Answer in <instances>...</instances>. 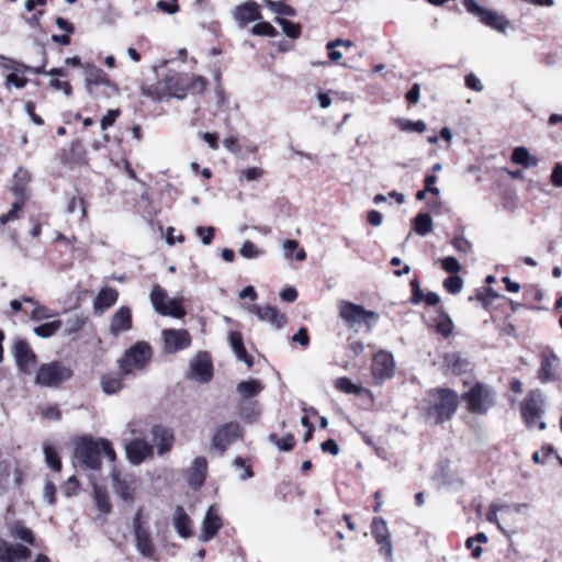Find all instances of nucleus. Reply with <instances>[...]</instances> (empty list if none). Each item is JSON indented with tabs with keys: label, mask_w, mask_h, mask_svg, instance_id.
Returning <instances> with one entry per match:
<instances>
[{
	"label": "nucleus",
	"mask_w": 562,
	"mask_h": 562,
	"mask_svg": "<svg viewBox=\"0 0 562 562\" xmlns=\"http://www.w3.org/2000/svg\"><path fill=\"white\" fill-rule=\"evenodd\" d=\"M164 351L166 353H176L191 346V335L187 329L168 328L161 331Z\"/></svg>",
	"instance_id": "13"
},
{
	"label": "nucleus",
	"mask_w": 562,
	"mask_h": 562,
	"mask_svg": "<svg viewBox=\"0 0 562 562\" xmlns=\"http://www.w3.org/2000/svg\"><path fill=\"white\" fill-rule=\"evenodd\" d=\"M269 441L282 451H290L295 445V439L292 434H286L282 438H279L276 434H270Z\"/></svg>",
	"instance_id": "44"
},
{
	"label": "nucleus",
	"mask_w": 562,
	"mask_h": 562,
	"mask_svg": "<svg viewBox=\"0 0 562 562\" xmlns=\"http://www.w3.org/2000/svg\"><path fill=\"white\" fill-rule=\"evenodd\" d=\"M93 498L98 509L104 514H109L111 512V504L109 501V496L106 491L97 485L93 486Z\"/></svg>",
	"instance_id": "42"
},
{
	"label": "nucleus",
	"mask_w": 562,
	"mask_h": 562,
	"mask_svg": "<svg viewBox=\"0 0 562 562\" xmlns=\"http://www.w3.org/2000/svg\"><path fill=\"white\" fill-rule=\"evenodd\" d=\"M254 35L259 36H270L273 37L277 35L276 29L269 22H259L255 24L251 29Z\"/></svg>",
	"instance_id": "52"
},
{
	"label": "nucleus",
	"mask_w": 562,
	"mask_h": 562,
	"mask_svg": "<svg viewBox=\"0 0 562 562\" xmlns=\"http://www.w3.org/2000/svg\"><path fill=\"white\" fill-rule=\"evenodd\" d=\"M496 506L499 512L501 520L505 524L510 520V517L516 514H521L525 508L528 507L525 503H499L496 502Z\"/></svg>",
	"instance_id": "35"
},
{
	"label": "nucleus",
	"mask_w": 562,
	"mask_h": 562,
	"mask_svg": "<svg viewBox=\"0 0 562 562\" xmlns=\"http://www.w3.org/2000/svg\"><path fill=\"white\" fill-rule=\"evenodd\" d=\"M554 452V448L553 446H543L541 451H536L533 454H532V461L535 463H544L546 462V459L551 456L552 453Z\"/></svg>",
	"instance_id": "62"
},
{
	"label": "nucleus",
	"mask_w": 562,
	"mask_h": 562,
	"mask_svg": "<svg viewBox=\"0 0 562 562\" xmlns=\"http://www.w3.org/2000/svg\"><path fill=\"white\" fill-rule=\"evenodd\" d=\"M414 229L420 236H426L432 231V220L428 213H419L414 218Z\"/></svg>",
	"instance_id": "38"
},
{
	"label": "nucleus",
	"mask_w": 562,
	"mask_h": 562,
	"mask_svg": "<svg viewBox=\"0 0 562 562\" xmlns=\"http://www.w3.org/2000/svg\"><path fill=\"white\" fill-rule=\"evenodd\" d=\"M395 124L403 132H416L422 134L427 130V125L423 120L411 121L407 119H396Z\"/></svg>",
	"instance_id": "39"
},
{
	"label": "nucleus",
	"mask_w": 562,
	"mask_h": 562,
	"mask_svg": "<svg viewBox=\"0 0 562 562\" xmlns=\"http://www.w3.org/2000/svg\"><path fill=\"white\" fill-rule=\"evenodd\" d=\"M443 288L451 294H458L463 288V280L458 274H451L443 281Z\"/></svg>",
	"instance_id": "50"
},
{
	"label": "nucleus",
	"mask_w": 562,
	"mask_h": 562,
	"mask_svg": "<svg viewBox=\"0 0 562 562\" xmlns=\"http://www.w3.org/2000/svg\"><path fill=\"white\" fill-rule=\"evenodd\" d=\"M86 89L92 98H98V87L104 86L112 90H115L114 86L111 85L104 71L95 66H88L86 68Z\"/></svg>",
	"instance_id": "22"
},
{
	"label": "nucleus",
	"mask_w": 562,
	"mask_h": 562,
	"mask_svg": "<svg viewBox=\"0 0 562 562\" xmlns=\"http://www.w3.org/2000/svg\"><path fill=\"white\" fill-rule=\"evenodd\" d=\"M196 235L201 238L203 245H210L214 238L215 229L212 226L202 227L199 226L195 229Z\"/></svg>",
	"instance_id": "57"
},
{
	"label": "nucleus",
	"mask_w": 562,
	"mask_h": 562,
	"mask_svg": "<svg viewBox=\"0 0 562 562\" xmlns=\"http://www.w3.org/2000/svg\"><path fill=\"white\" fill-rule=\"evenodd\" d=\"M371 532L375 542L380 546L381 554H383L389 562H392L393 547L386 521L382 517H374L371 522Z\"/></svg>",
	"instance_id": "14"
},
{
	"label": "nucleus",
	"mask_w": 562,
	"mask_h": 562,
	"mask_svg": "<svg viewBox=\"0 0 562 562\" xmlns=\"http://www.w3.org/2000/svg\"><path fill=\"white\" fill-rule=\"evenodd\" d=\"M277 22L281 26L284 34L290 38H297L301 35V27L299 24L279 16L277 18Z\"/></svg>",
	"instance_id": "49"
},
{
	"label": "nucleus",
	"mask_w": 562,
	"mask_h": 562,
	"mask_svg": "<svg viewBox=\"0 0 562 562\" xmlns=\"http://www.w3.org/2000/svg\"><path fill=\"white\" fill-rule=\"evenodd\" d=\"M71 370L59 362L42 364L36 373L35 382L42 386L53 387L71 378Z\"/></svg>",
	"instance_id": "9"
},
{
	"label": "nucleus",
	"mask_w": 562,
	"mask_h": 562,
	"mask_svg": "<svg viewBox=\"0 0 562 562\" xmlns=\"http://www.w3.org/2000/svg\"><path fill=\"white\" fill-rule=\"evenodd\" d=\"M156 7L167 14H175L179 11L178 0H159Z\"/></svg>",
	"instance_id": "59"
},
{
	"label": "nucleus",
	"mask_w": 562,
	"mask_h": 562,
	"mask_svg": "<svg viewBox=\"0 0 562 562\" xmlns=\"http://www.w3.org/2000/svg\"><path fill=\"white\" fill-rule=\"evenodd\" d=\"M117 297L119 292L115 289L109 286L101 289L93 302L94 311L103 313L116 303Z\"/></svg>",
	"instance_id": "32"
},
{
	"label": "nucleus",
	"mask_w": 562,
	"mask_h": 562,
	"mask_svg": "<svg viewBox=\"0 0 562 562\" xmlns=\"http://www.w3.org/2000/svg\"><path fill=\"white\" fill-rule=\"evenodd\" d=\"M142 94L150 98L155 101H161L167 97L165 87L162 85V79L159 80L156 85H145L142 87Z\"/></svg>",
	"instance_id": "40"
},
{
	"label": "nucleus",
	"mask_w": 562,
	"mask_h": 562,
	"mask_svg": "<svg viewBox=\"0 0 562 562\" xmlns=\"http://www.w3.org/2000/svg\"><path fill=\"white\" fill-rule=\"evenodd\" d=\"M120 115V110H109L101 120V128L106 130L114 124Z\"/></svg>",
	"instance_id": "63"
},
{
	"label": "nucleus",
	"mask_w": 562,
	"mask_h": 562,
	"mask_svg": "<svg viewBox=\"0 0 562 562\" xmlns=\"http://www.w3.org/2000/svg\"><path fill=\"white\" fill-rule=\"evenodd\" d=\"M263 389L265 386L262 382L257 379L240 381L236 386L238 394L245 400L252 398L259 395L263 391Z\"/></svg>",
	"instance_id": "33"
},
{
	"label": "nucleus",
	"mask_w": 562,
	"mask_h": 562,
	"mask_svg": "<svg viewBox=\"0 0 562 562\" xmlns=\"http://www.w3.org/2000/svg\"><path fill=\"white\" fill-rule=\"evenodd\" d=\"M464 8L475 15L482 24L497 32L505 33L509 26V20L497 11L480 5L475 0H464Z\"/></svg>",
	"instance_id": "7"
},
{
	"label": "nucleus",
	"mask_w": 562,
	"mask_h": 562,
	"mask_svg": "<svg viewBox=\"0 0 562 562\" xmlns=\"http://www.w3.org/2000/svg\"><path fill=\"white\" fill-rule=\"evenodd\" d=\"M241 436V427L237 422H228L220 426L213 435L211 446L220 453H224L229 445Z\"/></svg>",
	"instance_id": "12"
},
{
	"label": "nucleus",
	"mask_w": 562,
	"mask_h": 562,
	"mask_svg": "<svg viewBox=\"0 0 562 562\" xmlns=\"http://www.w3.org/2000/svg\"><path fill=\"white\" fill-rule=\"evenodd\" d=\"M153 440L157 447L158 454H164L169 451L173 445L175 436L171 429L156 425L151 429Z\"/></svg>",
	"instance_id": "26"
},
{
	"label": "nucleus",
	"mask_w": 562,
	"mask_h": 562,
	"mask_svg": "<svg viewBox=\"0 0 562 562\" xmlns=\"http://www.w3.org/2000/svg\"><path fill=\"white\" fill-rule=\"evenodd\" d=\"M339 315L348 326L369 324L370 321L378 319V314L373 311L366 310L362 305L348 301L339 303Z\"/></svg>",
	"instance_id": "10"
},
{
	"label": "nucleus",
	"mask_w": 562,
	"mask_h": 562,
	"mask_svg": "<svg viewBox=\"0 0 562 562\" xmlns=\"http://www.w3.org/2000/svg\"><path fill=\"white\" fill-rule=\"evenodd\" d=\"M437 333L443 337H449L454 328L452 319L443 312L440 313L437 319Z\"/></svg>",
	"instance_id": "46"
},
{
	"label": "nucleus",
	"mask_w": 562,
	"mask_h": 562,
	"mask_svg": "<svg viewBox=\"0 0 562 562\" xmlns=\"http://www.w3.org/2000/svg\"><path fill=\"white\" fill-rule=\"evenodd\" d=\"M464 82H465L467 88L474 90L476 92H481L484 89V86H483L481 79L472 72L465 76Z\"/></svg>",
	"instance_id": "61"
},
{
	"label": "nucleus",
	"mask_w": 562,
	"mask_h": 562,
	"mask_svg": "<svg viewBox=\"0 0 562 562\" xmlns=\"http://www.w3.org/2000/svg\"><path fill=\"white\" fill-rule=\"evenodd\" d=\"M207 461L204 457H196L193 459L190 468L188 469V483L194 490L200 488L206 477Z\"/></svg>",
	"instance_id": "25"
},
{
	"label": "nucleus",
	"mask_w": 562,
	"mask_h": 562,
	"mask_svg": "<svg viewBox=\"0 0 562 562\" xmlns=\"http://www.w3.org/2000/svg\"><path fill=\"white\" fill-rule=\"evenodd\" d=\"M510 160L514 164L525 168H533L539 164V159L535 156H531L529 150L524 146H519L513 149Z\"/></svg>",
	"instance_id": "34"
},
{
	"label": "nucleus",
	"mask_w": 562,
	"mask_h": 562,
	"mask_svg": "<svg viewBox=\"0 0 562 562\" xmlns=\"http://www.w3.org/2000/svg\"><path fill=\"white\" fill-rule=\"evenodd\" d=\"M13 357L21 372L25 374L33 372L36 366V356L25 340L18 339L14 341Z\"/></svg>",
	"instance_id": "17"
},
{
	"label": "nucleus",
	"mask_w": 562,
	"mask_h": 562,
	"mask_svg": "<svg viewBox=\"0 0 562 562\" xmlns=\"http://www.w3.org/2000/svg\"><path fill=\"white\" fill-rule=\"evenodd\" d=\"M190 376L196 382L206 383L213 376V363L209 352L199 351L190 361Z\"/></svg>",
	"instance_id": "16"
},
{
	"label": "nucleus",
	"mask_w": 562,
	"mask_h": 562,
	"mask_svg": "<svg viewBox=\"0 0 562 562\" xmlns=\"http://www.w3.org/2000/svg\"><path fill=\"white\" fill-rule=\"evenodd\" d=\"M459 406L458 394L449 389H432L427 392L420 407L428 423L441 424L449 420Z\"/></svg>",
	"instance_id": "1"
},
{
	"label": "nucleus",
	"mask_w": 562,
	"mask_h": 562,
	"mask_svg": "<svg viewBox=\"0 0 562 562\" xmlns=\"http://www.w3.org/2000/svg\"><path fill=\"white\" fill-rule=\"evenodd\" d=\"M87 319V316H85L82 313L70 314L65 321V336H72L82 330Z\"/></svg>",
	"instance_id": "36"
},
{
	"label": "nucleus",
	"mask_w": 562,
	"mask_h": 562,
	"mask_svg": "<svg viewBox=\"0 0 562 562\" xmlns=\"http://www.w3.org/2000/svg\"><path fill=\"white\" fill-rule=\"evenodd\" d=\"M127 460L135 465L140 464L153 454V447L143 439H134L125 447Z\"/></svg>",
	"instance_id": "23"
},
{
	"label": "nucleus",
	"mask_w": 562,
	"mask_h": 562,
	"mask_svg": "<svg viewBox=\"0 0 562 562\" xmlns=\"http://www.w3.org/2000/svg\"><path fill=\"white\" fill-rule=\"evenodd\" d=\"M151 358V348L145 341H138L125 351L117 360V369L128 376L137 370H143Z\"/></svg>",
	"instance_id": "5"
},
{
	"label": "nucleus",
	"mask_w": 562,
	"mask_h": 562,
	"mask_svg": "<svg viewBox=\"0 0 562 562\" xmlns=\"http://www.w3.org/2000/svg\"><path fill=\"white\" fill-rule=\"evenodd\" d=\"M133 532L137 552L145 559H154L155 544L149 528L140 521V512L133 519Z\"/></svg>",
	"instance_id": "11"
},
{
	"label": "nucleus",
	"mask_w": 562,
	"mask_h": 562,
	"mask_svg": "<svg viewBox=\"0 0 562 562\" xmlns=\"http://www.w3.org/2000/svg\"><path fill=\"white\" fill-rule=\"evenodd\" d=\"M77 207L80 209L81 216L85 217L86 216V206H85L83 200L81 198L71 196L67 203V207H66L67 213H69V214L74 213L77 210Z\"/></svg>",
	"instance_id": "60"
},
{
	"label": "nucleus",
	"mask_w": 562,
	"mask_h": 562,
	"mask_svg": "<svg viewBox=\"0 0 562 562\" xmlns=\"http://www.w3.org/2000/svg\"><path fill=\"white\" fill-rule=\"evenodd\" d=\"M234 19L239 26L260 19L259 7L256 2L249 1L235 8Z\"/></svg>",
	"instance_id": "27"
},
{
	"label": "nucleus",
	"mask_w": 562,
	"mask_h": 562,
	"mask_svg": "<svg viewBox=\"0 0 562 562\" xmlns=\"http://www.w3.org/2000/svg\"><path fill=\"white\" fill-rule=\"evenodd\" d=\"M11 536L15 539H20L25 543L32 544L34 541L33 532L25 526L16 522L11 528Z\"/></svg>",
	"instance_id": "45"
},
{
	"label": "nucleus",
	"mask_w": 562,
	"mask_h": 562,
	"mask_svg": "<svg viewBox=\"0 0 562 562\" xmlns=\"http://www.w3.org/2000/svg\"><path fill=\"white\" fill-rule=\"evenodd\" d=\"M263 176L260 167H250L240 171L239 181H258Z\"/></svg>",
	"instance_id": "53"
},
{
	"label": "nucleus",
	"mask_w": 562,
	"mask_h": 562,
	"mask_svg": "<svg viewBox=\"0 0 562 562\" xmlns=\"http://www.w3.org/2000/svg\"><path fill=\"white\" fill-rule=\"evenodd\" d=\"M335 386L337 390H339L342 393L346 394H361L362 387L355 384L350 379L348 378H339L335 382Z\"/></svg>",
	"instance_id": "47"
},
{
	"label": "nucleus",
	"mask_w": 562,
	"mask_h": 562,
	"mask_svg": "<svg viewBox=\"0 0 562 562\" xmlns=\"http://www.w3.org/2000/svg\"><path fill=\"white\" fill-rule=\"evenodd\" d=\"M441 268L450 274H458V272L461 269V266L457 258L449 256L441 259Z\"/></svg>",
	"instance_id": "56"
},
{
	"label": "nucleus",
	"mask_w": 562,
	"mask_h": 562,
	"mask_svg": "<svg viewBox=\"0 0 562 562\" xmlns=\"http://www.w3.org/2000/svg\"><path fill=\"white\" fill-rule=\"evenodd\" d=\"M395 361L391 352L381 350L376 352L372 361V375L378 384L393 378Z\"/></svg>",
	"instance_id": "15"
},
{
	"label": "nucleus",
	"mask_w": 562,
	"mask_h": 562,
	"mask_svg": "<svg viewBox=\"0 0 562 562\" xmlns=\"http://www.w3.org/2000/svg\"><path fill=\"white\" fill-rule=\"evenodd\" d=\"M173 526L177 533L181 538H190L192 536V520L189 515L186 513L184 508L181 506H177L173 513Z\"/></svg>",
	"instance_id": "28"
},
{
	"label": "nucleus",
	"mask_w": 562,
	"mask_h": 562,
	"mask_svg": "<svg viewBox=\"0 0 562 562\" xmlns=\"http://www.w3.org/2000/svg\"><path fill=\"white\" fill-rule=\"evenodd\" d=\"M239 254L245 259H257L265 255V250L259 248L250 240H246L243 243Z\"/></svg>",
	"instance_id": "43"
},
{
	"label": "nucleus",
	"mask_w": 562,
	"mask_h": 562,
	"mask_svg": "<svg viewBox=\"0 0 562 562\" xmlns=\"http://www.w3.org/2000/svg\"><path fill=\"white\" fill-rule=\"evenodd\" d=\"M486 519L492 522V524H496L498 529L503 532V533H506V530L504 528V522L501 520V516H499V512H498V508L496 506V502L492 503L488 507V512H487V515H486Z\"/></svg>",
	"instance_id": "54"
},
{
	"label": "nucleus",
	"mask_w": 562,
	"mask_h": 562,
	"mask_svg": "<svg viewBox=\"0 0 562 562\" xmlns=\"http://www.w3.org/2000/svg\"><path fill=\"white\" fill-rule=\"evenodd\" d=\"M223 527L222 517L216 505H211L205 513L202 521V530L200 540L207 542L215 537L218 530Z\"/></svg>",
	"instance_id": "20"
},
{
	"label": "nucleus",
	"mask_w": 562,
	"mask_h": 562,
	"mask_svg": "<svg viewBox=\"0 0 562 562\" xmlns=\"http://www.w3.org/2000/svg\"><path fill=\"white\" fill-rule=\"evenodd\" d=\"M467 408L473 414H485L494 405V392L484 384H475L463 394Z\"/></svg>",
	"instance_id": "8"
},
{
	"label": "nucleus",
	"mask_w": 562,
	"mask_h": 562,
	"mask_svg": "<svg viewBox=\"0 0 562 562\" xmlns=\"http://www.w3.org/2000/svg\"><path fill=\"white\" fill-rule=\"evenodd\" d=\"M266 4L274 13H277L279 15L292 16L295 13V11H294V9L292 7H290V5L285 4V3H282V2H277V1H272V0H266Z\"/></svg>",
	"instance_id": "51"
},
{
	"label": "nucleus",
	"mask_w": 562,
	"mask_h": 562,
	"mask_svg": "<svg viewBox=\"0 0 562 562\" xmlns=\"http://www.w3.org/2000/svg\"><path fill=\"white\" fill-rule=\"evenodd\" d=\"M247 310L256 315L259 321L270 324L274 329H281L286 323L285 315L271 305L252 304Z\"/></svg>",
	"instance_id": "18"
},
{
	"label": "nucleus",
	"mask_w": 562,
	"mask_h": 562,
	"mask_svg": "<svg viewBox=\"0 0 562 562\" xmlns=\"http://www.w3.org/2000/svg\"><path fill=\"white\" fill-rule=\"evenodd\" d=\"M451 244L453 248L461 254H468L472 249V244L462 235H454Z\"/></svg>",
	"instance_id": "55"
},
{
	"label": "nucleus",
	"mask_w": 562,
	"mask_h": 562,
	"mask_svg": "<svg viewBox=\"0 0 562 562\" xmlns=\"http://www.w3.org/2000/svg\"><path fill=\"white\" fill-rule=\"evenodd\" d=\"M551 182L554 187H562V164H557L551 173Z\"/></svg>",
	"instance_id": "64"
},
{
	"label": "nucleus",
	"mask_w": 562,
	"mask_h": 562,
	"mask_svg": "<svg viewBox=\"0 0 562 562\" xmlns=\"http://www.w3.org/2000/svg\"><path fill=\"white\" fill-rule=\"evenodd\" d=\"M61 326H63V321L55 319L53 322L45 323V324L34 327L33 331L37 337L50 338L60 329Z\"/></svg>",
	"instance_id": "37"
},
{
	"label": "nucleus",
	"mask_w": 562,
	"mask_h": 562,
	"mask_svg": "<svg viewBox=\"0 0 562 562\" xmlns=\"http://www.w3.org/2000/svg\"><path fill=\"white\" fill-rule=\"evenodd\" d=\"M102 454L111 462L115 460V451L106 439L81 438L76 442L75 456L88 469H100Z\"/></svg>",
	"instance_id": "2"
},
{
	"label": "nucleus",
	"mask_w": 562,
	"mask_h": 562,
	"mask_svg": "<svg viewBox=\"0 0 562 562\" xmlns=\"http://www.w3.org/2000/svg\"><path fill=\"white\" fill-rule=\"evenodd\" d=\"M546 396L539 389L530 391L520 404V413L527 428L544 430L547 424L541 420L544 414Z\"/></svg>",
	"instance_id": "4"
},
{
	"label": "nucleus",
	"mask_w": 562,
	"mask_h": 562,
	"mask_svg": "<svg viewBox=\"0 0 562 562\" xmlns=\"http://www.w3.org/2000/svg\"><path fill=\"white\" fill-rule=\"evenodd\" d=\"M27 80L23 77H19L16 72H11L5 77V87L10 89L12 86H14L18 89H22L26 86Z\"/></svg>",
	"instance_id": "58"
},
{
	"label": "nucleus",
	"mask_w": 562,
	"mask_h": 562,
	"mask_svg": "<svg viewBox=\"0 0 562 562\" xmlns=\"http://www.w3.org/2000/svg\"><path fill=\"white\" fill-rule=\"evenodd\" d=\"M31 557V550L24 544L11 543L0 538V562H22Z\"/></svg>",
	"instance_id": "21"
},
{
	"label": "nucleus",
	"mask_w": 562,
	"mask_h": 562,
	"mask_svg": "<svg viewBox=\"0 0 562 562\" xmlns=\"http://www.w3.org/2000/svg\"><path fill=\"white\" fill-rule=\"evenodd\" d=\"M127 374H123L120 369L116 372H108L101 376L102 391L108 394H116L120 392L124 384L123 379L127 378Z\"/></svg>",
	"instance_id": "29"
},
{
	"label": "nucleus",
	"mask_w": 562,
	"mask_h": 562,
	"mask_svg": "<svg viewBox=\"0 0 562 562\" xmlns=\"http://www.w3.org/2000/svg\"><path fill=\"white\" fill-rule=\"evenodd\" d=\"M162 85L167 97L184 99L188 91L201 93L205 88V80L200 76L188 77L176 70L169 69L162 78Z\"/></svg>",
	"instance_id": "3"
},
{
	"label": "nucleus",
	"mask_w": 562,
	"mask_h": 562,
	"mask_svg": "<svg viewBox=\"0 0 562 562\" xmlns=\"http://www.w3.org/2000/svg\"><path fill=\"white\" fill-rule=\"evenodd\" d=\"M43 451H44L45 462H46L47 467L50 468L53 471H56V472L60 471L61 462H60V459L58 457L56 449L53 446H50L49 443L45 442L43 445Z\"/></svg>",
	"instance_id": "41"
},
{
	"label": "nucleus",
	"mask_w": 562,
	"mask_h": 562,
	"mask_svg": "<svg viewBox=\"0 0 562 562\" xmlns=\"http://www.w3.org/2000/svg\"><path fill=\"white\" fill-rule=\"evenodd\" d=\"M149 297L154 310L162 316L182 318L186 315L182 300L170 299L167 291L159 284L153 286Z\"/></svg>",
	"instance_id": "6"
},
{
	"label": "nucleus",
	"mask_w": 562,
	"mask_h": 562,
	"mask_svg": "<svg viewBox=\"0 0 562 562\" xmlns=\"http://www.w3.org/2000/svg\"><path fill=\"white\" fill-rule=\"evenodd\" d=\"M57 314L55 311L42 305L40 303H35V306L31 313V319L35 322L45 321L55 317Z\"/></svg>",
	"instance_id": "48"
},
{
	"label": "nucleus",
	"mask_w": 562,
	"mask_h": 562,
	"mask_svg": "<svg viewBox=\"0 0 562 562\" xmlns=\"http://www.w3.org/2000/svg\"><path fill=\"white\" fill-rule=\"evenodd\" d=\"M228 340L236 358L250 368L254 364V358L247 352L241 334L238 331H229Z\"/></svg>",
	"instance_id": "30"
},
{
	"label": "nucleus",
	"mask_w": 562,
	"mask_h": 562,
	"mask_svg": "<svg viewBox=\"0 0 562 562\" xmlns=\"http://www.w3.org/2000/svg\"><path fill=\"white\" fill-rule=\"evenodd\" d=\"M132 328V311L128 306L119 307L110 322V333L119 336Z\"/></svg>",
	"instance_id": "24"
},
{
	"label": "nucleus",
	"mask_w": 562,
	"mask_h": 562,
	"mask_svg": "<svg viewBox=\"0 0 562 562\" xmlns=\"http://www.w3.org/2000/svg\"><path fill=\"white\" fill-rule=\"evenodd\" d=\"M559 363V358L553 352L542 355L541 364L538 371V378L542 383H549L555 380L554 368Z\"/></svg>",
	"instance_id": "31"
},
{
	"label": "nucleus",
	"mask_w": 562,
	"mask_h": 562,
	"mask_svg": "<svg viewBox=\"0 0 562 562\" xmlns=\"http://www.w3.org/2000/svg\"><path fill=\"white\" fill-rule=\"evenodd\" d=\"M111 476L114 493L126 503L133 502L136 491L135 477L130 474L121 475L116 471H113Z\"/></svg>",
	"instance_id": "19"
}]
</instances>
